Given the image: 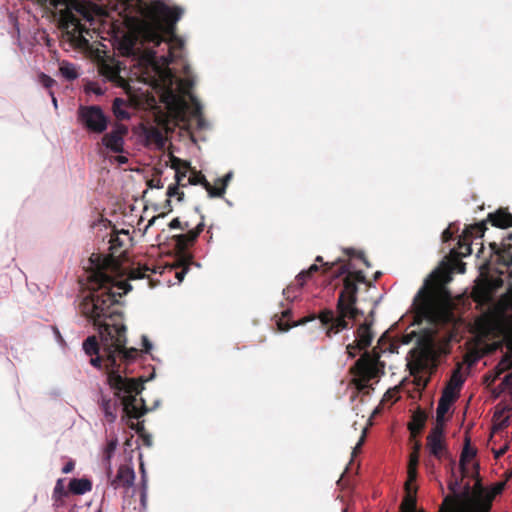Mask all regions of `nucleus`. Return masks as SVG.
<instances>
[{
	"label": "nucleus",
	"instance_id": "f257e3e1",
	"mask_svg": "<svg viewBox=\"0 0 512 512\" xmlns=\"http://www.w3.org/2000/svg\"><path fill=\"white\" fill-rule=\"evenodd\" d=\"M93 267L88 271V289L79 302L78 310L98 331L83 342V350L91 357L90 364L96 368L102 365L108 370L107 381L114 395L121 400L127 417L139 419L147 413L145 401L137 396L144 389L142 379L122 377L118 360L129 364L138 356V349L126 348L127 328L119 298L128 293L132 286L127 281H116L107 274L105 260L92 255Z\"/></svg>",
	"mask_w": 512,
	"mask_h": 512
},
{
	"label": "nucleus",
	"instance_id": "f03ea898",
	"mask_svg": "<svg viewBox=\"0 0 512 512\" xmlns=\"http://www.w3.org/2000/svg\"><path fill=\"white\" fill-rule=\"evenodd\" d=\"M413 310L418 324L426 321L430 325L442 326L452 322L450 294L437 275L425 280L414 297Z\"/></svg>",
	"mask_w": 512,
	"mask_h": 512
},
{
	"label": "nucleus",
	"instance_id": "7ed1b4c3",
	"mask_svg": "<svg viewBox=\"0 0 512 512\" xmlns=\"http://www.w3.org/2000/svg\"><path fill=\"white\" fill-rule=\"evenodd\" d=\"M182 14L180 7H169L161 1L152 2L138 30L142 42L157 47L164 41L175 40L176 23Z\"/></svg>",
	"mask_w": 512,
	"mask_h": 512
},
{
	"label": "nucleus",
	"instance_id": "20e7f679",
	"mask_svg": "<svg viewBox=\"0 0 512 512\" xmlns=\"http://www.w3.org/2000/svg\"><path fill=\"white\" fill-rule=\"evenodd\" d=\"M343 289L341 290L336 311L325 309L318 315L322 327L325 329V335L328 338L348 329L349 320H356L362 312L356 307L358 286L352 276L344 274Z\"/></svg>",
	"mask_w": 512,
	"mask_h": 512
},
{
	"label": "nucleus",
	"instance_id": "39448f33",
	"mask_svg": "<svg viewBox=\"0 0 512 512\" xmlns=\"http://www.w3.org/2000/svg\"><path fill=\"white\" fill-rule=\"evenodd\" d=\"M42 5H50L55 9H61V25L63 28L72 27L75 32L80 34L85 30L81 19L75 14H79L82 19L92 21L90 4L79 0H38Z\"/></svg>",
	"mask_w": 512,
	"mask_h": 512
},
{
	"label": "nucleus",
	"instance_id": "423d86ee",
	"mask_svg": "<svg viewBox=\"0 0 512 512\" xmlns=\"http://www.w3.org/2000/svg\"><path fill=\"white\" fill-rule=\"evenodd\" d=\"M380 353L374 348L371 352H364L355 362L353 372L357 376L355 384L358 390L363 391L370 387V381L380 374H384L385 364L380 360Z\"/></svg>",
	"mask_w": 512,
	"mask_h": 512
},
{
	"label": "nucleus",
	"instance_id": "0eeeda50",
	"mask_svg": "<svg viewBox=\"0 0 512 512\" xmlns=\"http://www.w3.org/2000/svg\"><path fill=\"white\" fill-rule=\"evenodd\" d=\"M77 121L85 130L94 134L104 133L109 123L108 117L97 105H80L77 110Z\"/></svg>",
	"mask_w": 512,
	"mask_h": 512
},
{
	"label": "nucleus",
	"instance_id": "6e6552de",
	"mask_svg": "<svg viewBox=\"0 0 512 512\" xmlns=\"http://www.w3.org/2000/svg\"><path fill=\"white\" fill-rule=\"evenodd\" d=\"M195 212L200 215V221L196 224L195 228L191 229L190 227L186 233L174 235L171 238L180 257L188 258V260H192V255L187 252L188 249L195 244L205 227V216L201 213L200 208L196 207Z\"/></svg>",
	"mask_w": 512,
	"mask_h": 512
},
{
	"label": "nucleus",
	"instance_id": "1a4fd4ad",
	"mask_svg": "<svg viewBox=\"0 0 512 512\" xmlns=\"http://www.w3.org/2000/svg\"><path fill=\"white\" fill-rule=\"evenodd\" d=\"M427 446L430 453L437 459L441 460L443 457L450 459L451 469L455 465V461L450 457L446 446L443 441V428L439 425L434 427L427 436Z\"/></svg>",
	"mask_w": 512,
	"mask_h": 512
},
{
	"label": "nucleus",
	"instance_id": "9d476101",
	"mask_svg": "<svg viewBox=\"0 0 512 512\" xmlns=\"http://www.w3.org/2000/svg\"><path fill=\"white\" fill-rule=\"evenodd\" d=\"M127 133L128 128L123 124H118L111 132L104 134L102 144L114 153H122L124 136Z\"/></svg>",
	"mask_w": 512,
	"mask_h": 512
},
{
	"label": "nucleus",
	"instance_id": "9b49d317",
	"mask_svg": "<svg viewBox=\"0 0 512 512\" xmlns=\"http://www.w3.org/2000/svg\"><path fill=\"white\" fill-rule=\"evenodd\" d=\"M109 483L114 489L125 488L128 489L134 484L135 472L134 469L128 464L119 466L115 477L108 476Z\"/></svg>",
	"mask_w": 512,
	"mask_h": 512
},
{
	"label": "nucleus",
	"instance_id": "f8f14e48",
	"mask_svg": "<svg viewBox=\"0 0 512 512\" xmlns=\"http://www.w3.org/2000/svg\"><path fill=\"white\" fill-rule=\"evenodd\" d=\"M479 492L466 505V512H490L494 495H484V490L478 484Z\"/></svg>",
	"mask_w": 512,
	"mask_h": 512
},
{
	"label": "nucleus",
	"instance_id": "ddd939ff",
	"mask_svg": "<svg viewBox=\"0 0 512 512\" xmlns=\"http://www.w3.org/2000/svg\"><path fill=\"white\" fill-rule=\"evenodd\" d=\"M371 326H372V321L369 322V321H365L364 323H362L356 330V340L355 342L357 343V347L359 349H366L367 347H369L372 343V340H373V332H372V329H371Z\"/></svg>",
	"mask_w": 512,
	"mask_h": 512
},
{
	"label": "nucleus",
	"instance_id": "4468645a",
	"mask_svg": "<svg viewBox=\"0 0 512 512\" xmlns=\"http://www.w3.org/2000/svg\"><path fill=\"white\" fill-rule=\"evenodd\" d=\"M171 168L175 170V182L181 187L187 186V174L191 169V164L188 161L179 158H173Z\"/></svg>",
	"mask_w": 512,
	"mask_h": 512
},
{
	"label": "nucleus",
	"instance_id": "2eb2a0df",
	"mask_svg": "<svg viewBox=\"0 0 512 512\" xmlns=\"http://www.w3.org/2000/svg\"><path fill=\"white\" fill-rule=\"evenodd\" d=\"M427 421V414L421 408H418L413 412L411 416V420L408 423V429L410 431L411 437L415 438L417 435L421 433L424 429Z\"/></svg>",
	"mask_w": 512,
	"mask_h": 512
},
{
	"label": "nucleus",
	"instance_id": "dca6fc26",
	"mask_svg": "<svg viewBox=\"0 0 512 512\" xmlns=\"http://www.w3.org/2000/svg\"><path fill=\"white\" fill-rule=\"evenodd\" d=\"M487 219L493 226L498 228L512 227V214L506 209H498L494 213H489Z\"/></svg>",
	"mask_w": 512,
	"mask_h": 512
},
{
	"label": "nucleus",
	"instance_id": "f3484780",
	"mask_svg": "<svg viewBox=\"0 0 512 512\" xmlns=\"http://www.w3.org/2000/svg\"><path fill=\"white\" fill-rule=\"evenodd\" d=\"M281 314H282V316L277 321V326H278V329L280 331H282V332H286V331H288L292 327H295V326H298V325H304L307 322L316 319L315 315H311L309 317H304V318L300 319L297 322L290 323L289 321H290V317H291V310L290 309H286V310L282 311Z\"/></svg>",
	"mask_w": 512,
	"mask_h": 512
},
{
	"label": "nucleus",
	"instance_id": "a211bd4d",
	"mask_svg": "<svg viewBox=\"0 0 512 512\" xmlns=\"http://www.w3.org/2000/svg\"><path fill=\"white\" fill-rule=\"evenodd\" d=\"M490 248L493 253L499 256V262L504 266L510 267L512 266V244L511 243H502V247H499L497 243H490Z\"/></svg>",
	"mask_w": 512,
	"mask_h": 512
},
{
	"label": "nucleus",
	"instance_id": "6ab92c4d",
	"mask_svg": "<svg viewBox=\"0 0 512 512\" xmlns=\"http://www.w3.org/2000/svg\"><path fill=\"white\" fill-rule=\"evenodd\" d=\"M100 405L106 420L110 423L114 422L117 417V409L119 406L117 400L107 398L106 396L102 395Z\"/></svg>",
	"mask_w": 512,
	"mask_h": 512
},
{
	"label": "nucleus",
	"instance_id": "aec40b11",
	"mask_svg": "<svg viewBox=\"0 0 512 512\" xmlns=\"http://www.w3.org/2000/svg\"><path fill=\"white\" fill-rule=\"evenodd\" d=\"M232 172H228L226 175H224L222 178H218L215 181V185H211V188L209 190V197L210 198H220L223 197V195L226 192V189L229 185V182L232 179Z\"/></svg>",
	"mask_w": 512,
	"mask_h": 512
},
{
	"label": "nucleus",
	"instance_id": "412c9836",
	"mask_svg": "<svg viewBox=\"0 0 512 512\" xmlns=\"http://www.w3.org/2000/svg\"><path fill=\"white\" fill-rule=\"evenodd\" d=\"M405 489H406L407 495L401 504V511L402 512H415V509H416V498H415L416 487H413L411 482H406Z\"/></svg>",
	"mask_w": 512,
	"mask_h": 512
},
{
	"label": "nucleus",
	"instance_id": "4be33fe9",
	"mask_svg": "<svg viewBox=\"0 0 512 512\" xmlns=\"http://www.w3.org/2000/svg\"><path fill=\"white\" fill-rule=\"evenodd\" d=\"M99 72L112 82H117L122 79L120 76V67L117 64L103 62L99 66Z\"/></svg>",
	"mask_w": 512,
	"mask_h": 512
},
{
	"label": "nucleus",
	"instance_id": "5701e85b",
	"mask_svg": "<svg viewBox=\"0 0 512 512\" xmlns=\"http://www.w3.org/2000/svg\"><path fill=\"white\" fill-rule=\"evenodd\" d=\"M472 239L468 237L467 233H462L458 240V248L453 249L451 253L457 258L467 257L472 253Z\"/></svg>",
	"mask_w": 512,
	"mask_h": 512
},
{
	"label": "nucleus",
	"instance_id": "b1692460",
	"mask_svg": "<svg viewBox=\"0 0 512 512\" xmlns=\"http://www.w3.org/2000/svg\"><path fill=\"white\" fill-rule=\"evenodd\" d=\"M419 448H420V444L417 443L415 446V450L409 456L408 471H407L408 476H407L406 482L414 483L417 479V475H418L417 467L419 464V453H418Z\"/></svg>",
	"mask_w": 512,
	"mask_h": 512
},
{
	"label": "nucleus",
	"instance_id": "393cba45",
	"mask_svg": "<svg viewBox=\"0 0 512 512\" xmlns=\"http://www.w3.org/2000/svg\"><path fill=\"white\" fill-rule=\"evenodd\" d=\"M92 483L86 478H74L69 482V490L76 495H82L91 491Z\"/></svg>",
	"mask_w": 512,
	"mask_h": 512
},
{
	"label": "nucleus",
	"instance_id": "a878e982",
	"mask_svg": "<svg viewBox=\"0 0 512 512\" xmlns=\"http://www.w3.org/2000/svg\"><path fill=\"white\" fill-rule=\"evenodd\" d=\"M187 178V185H201L209 194L211 188L210 182L202 174L201 171H197L194 167H191Z\"/></svg>",
	"mask_w": 512,
	"mask_h": 512
},
{
	"label": "nucleus",
	"instance_id": "bb28decb",
	"mask_svg": "<svg viewBox=\"0 0 512 512\" xmlns=\"http://www.w3.org/2000/svg\"><path fill=\"white\" fill-rule=\"evenodd\" d=\"M344 274H347L348 276H352L354 281L357 284L366 282L365 275L362 271H355V272L349 271V264H343V265L339 266L335 270L333 278H339V277L343 276Z\"/></svg>",
	"mask_w": 512,
	"mask_h": 512
},
{
	"label": "nucleus",
	"instance_id": "cd10ccee",
	"mask_svg": "<svg viewBox=\"0 0 512 512\" xmlns=\"http://www.w3.org/2000/svg\"><path fill=\"white\" fill-rule=\"evenodd\" d=\"M476 455V449L470 447V439L466 438L465 446L462 450L461 456H460V469L463 474V476H466L467 474V467L466 462L475 457Z\"/></svg>",
	"mask_w": 512,
	"mask_h": 512
},
{
	"label": "nucleus",
	"instance_id": "c85d7f7f",
	"mask_svg": "<svg viewBox=\"0 0 512 512\" xmlns=\"http://www.w3.org/2000/svg\"><path fill=\"white\" fill-rule=\"evenodd\" d=\"M117 445H118V440L116 438L111 439L107 442L106 447L103 452V460H104V462H106L108 476H110V474L112 473L111 458L117 448Z\"/></svg>",
	"mask_w": 512,
	"mask_h": 512
},
{
	"label": "nucleus",
	"instance_id": "c756f323",
	"mask_svg": "<svg viewBox=\"0 0 512 512\" xmlns=\"http://www.w3.org/2000/svg\"><path fill=\"white\" fill-rule=\"evenodd\" d=\"M487 230L485 221L467 226L463 233H467L470 239H481Z\"/></svg>",
	"mask_w": 512,
	"mask_h": 512
},
{
	"label": "nucleus",
	"instance_id": "7c9ffc66",
	"mask_svg": "<svg viewBox=\"0 0 512 512\" xmlns=\"http://www.w3.org/2000/svg\"><path fill=\"white\" fill-rule=\"evenodd\" d=\"M463 383L464 378L461 374V364H458L456 369L453 371L451 378L445 388H450V390L458 393Z\"/></svg>",
	"mask_w": 512,
	"mask_h": 512
},
{
	"label": "nucleus",
	"instance_id": "2f4dec72",
	"mask_svg": "<svg viewBox=\"0 0 512 512\" xmlns=\"http://www.w3.org/2000/svg\"><path fill=\"white\" fill-rule=\"evenodd\" d=\"M137 44V37L134 36H125L122 43H121V49L123 51V54L130 56L135 55L138 48L136 47Z\"/></svg>",
	"mask_w": 512,
	"mask_h": 512
},
{
	"label": "nucleus",
	"instance_id": "473e14b6",
	"mask_svg": "<svg viewBox=\"0 0 512 512\" xmlns=\"http://www.w3.org/2000/svg\"><path fill=\"white\" fill-rule=\"evenodd\" d=\"M180 187H181V185H178L177 182H175V184H172L168 187L167 192H166V195L168 197V199L166 200V207L168 208L167 212L172 211L170 198L177 196V200L180 202L184 199V192L179 190Z\"/></svg>",
	"mask_w": 512,
	"mask_h": 512
},
{
	"label": "nucleus",
	"instance_id": "72a5a7b5",
	"mask_svg": "<svg viewBox=\"0 0 512 512\" xmlns=\"http://www.w3.org/2000/svg\"><path fill=\"white\" fill-rule=\"evenodd\" d=\"M319 271V266L315 263L312 264L307 270L301 271L296 277V286L301 288L305 282L312 276V274Z\"/></svg>",
	"mask_w": 512,
	"mask_h": 512
},
{
	"label": "nucleus",
	"instance_id": "f704fd0d",
	"mask_svg": "<svg viewBox=\"0 0 512 512\" xmlns=\"http://www.w3.org/2000/svg\"><path fill=\"white\" fill-rule=\"evenodd\" d=\"M147 272L155 273V270H151L147 265H139L138 267L130 270L128 278L130 280L143 279L146 277Z\"/></svg>",
	"mask_w": 512,
	"mask_h": 512
},
{
	"label": "nucleus",
	"instance_id": "c9c22d12",
	"mask_svg": "<svg viewBox=\"0 0 512 512\" xmlns=\"http://www.w3.org/2000/svg\"><path fill=\"white\" fill-rule=\"evenodd\" d=\"M61 75L67 80H74L78 77V73L73 64L63 62L60 66Z\"/></svg>",
	"mask_w": 512,
	"mask_h": 512
},
{
	"label": "nucleus",
	"instance_id": "e433bc0d",
	"mask_svg": "<svg viewBox=\"0 0 512 512\" xmlns=\"http://www.w3.org/2000/svg\"><path fill=\"white\" fill-rule=\"evenodd\" d=\"M147 138L150 141H153L155 144H157L159 147H162L164 145V135L163 133L156 127H152L147 131Z\"/></svg>",
	"mask_w": 512,
	"mask_h": 512
},
{
	"label": "nucleus",
	"instance_id": "4c0bfd02",
	"mask_svg": "<svg viewBox=\"0 0 512 512\" xmlns=\"http://www.w3.org/2000/svg\"><path fill=\"white\" fill-rule=\"evenodd\" d=\"M192 263V260H188V258H181L179 268L180 270H177L175 273L176 278L179 282H181L184 279L185 274L189 270V265Z\"/></svg>",
	"mask_w": 512,
	"mask_h": 512
},
{
	"label": "nucleus",
	"instance_id": "58836bf2",
	"mask_svg": "<svg viewBox=\"0 0 512 512\" xmlns=\"http://www.w3.org/2000/svg\"><path fill=\"white\" fill-rule=\"evenodd\" d=\"M457 397V392L450 390V388H445L439 401L451 406L456 401Z\"/></svg>",
	"mask_w": 512,
	"mask_h": 512
},
{
	"label": "nucleus",
	"instance_id": "ea45409f",
	"mask_svg": "<svg viewBox=\"0 0 512 512\" xmlns=\"http://www.w3.org/2000/svg\"><path fill=\"white\" fill-rule=\"evenodd\" d=\"M457 397V392L450 390V388H445L439 401L451 406L456 401Z\"/></svg>",
	"mask_w": 512,
	"mask_h": 512
},
{
	"label": "nucleus",
	"instance_id": "a19ab883",
	"mask_svg": "<svg viewBox=\"0 0 512 512\" xmlns=\"http://www.w3.org/2000/svg\"><path fill=\"white\" fill-rule=\"evenodd\" d=\"M499 373L507 371L512 368V354L506 353L497 365Z\"/></svg>",
	"mask_w": 512,
	"mask_h": 512
},
{
	"label": "nucleus",
	"instance_id": "79ce46f5",
	"mask_svg": "<svg viewBox=\"0 0 512 512\" xmlns=\"http://www.w3.org/2000/svg\"><path fill=\"white\" fill-rule=\"evenodd\" d=\"M168 226L170 229L188 230L191 227V223H188V220L182 221L179 217H176L170 221Z\"/></svg>",
	"mask_w": 512,
	"mask_h": 512
},
{
	"label": "nucleus",
	"instance_id": "37998d69",
	"mask_svg": "<svg viewBox=\"0 0 512 512\" xmlns=\"http://www.w3.org/2000/svg\"><path fill=\"white\" fill-rule=\"evenodd\" d=\"M345 253L348 256H350V257H357L358 259H360L364 263L365 266H367V267L371 266L370 262L368 261V259L365 256L364 252L356 251V250H354L352 248H349V249L345 250Z\"/></svg>",
	"mask_w": 512,
	"mask_h": 512
},
{
	"label": "nucleus",
	"instance_id": "c03bdc74",
	"mask_svg": "<svg viewBox=\"0 0 512 512\" xmlns=\"http://www.w3.org/2000/svg\"><path fill=\"white\" fill-rule=\"evenodd\" d=\"M449 409H450V406L447 405L446 403L440 402V401L438 402V406L436 409V418H437L438 423L443 421L444 416L448 412Z\"/></svg>",
	"mask_w": 512,
	"mask_h": 512
},
{
	"label": "nucleus",
	"instance_id": "a18cd8bd",
	"mask_svg": "<svg viewBox=\"0 0 512 512\" xmlns=\"http://www.w3.org/2000/svg\"><path fill=\"white\" fill-rule=\"evenodd\" d=\"M315 262L322 264L324 274H328L331 272L332 276L334 275L335 271H333V268L335 266V262H323L322 256H317Z\"/></svg>",
	"mask_w": 512,
	"mask_h": 512
},
{
	"label": "nucleus",
	"instance_id": "49530a36",
	"mask_svg": "<svg viewBox=\"0 0 512 512\" xmlns=\"http://www.w3.org/2000/svg\"><path fill=\"white\" fill-rule=\"evenodd\" d=\"M39 82L47 89H50L53 85L56 84V81L45 73H41L39 75Z\"/></svg>",
	"mask_w": 512,
	"mask_h": 512
},
{
	"label": "nucleus",
	"instance_id": "de8ad7c7",
	"mask_svg": "<svg viewBox=\"0 0 512 512\" xmlns=\"http://www.w3.org/2000/svg\"><path fill=\"white\" fill-rule=\"evenodd\" d=\"M140 469L142 472V492H141V502L142 505H145L146 501V488H147V480H146V474L143 464L140 465Z\"/></svg>",
	"mask_w": 512,
	"mask_h": 512
},
{
	"label": "nucleus",
	"instance_id": "09e8293b",
	"mask_svg": "<svg viewBox=\"0 0 512 512\" xmlns=\"http://www.w3.org/2000/svg\"><path fill=\"white\" fill-rule=\"evenodd\" d=\"M148 187L161 189L163 188V183L160 178H152L147 182Z\"/></svg>",
	"mask_w": 512,
	"mask_h": 512
},
{
	"label": "nucleus",
	"instance_id": "8fccbe9b",
	"mask_svg": "<svg viewBox=\"0 0 512 512\" xmlns=\"http://www.w3.org/2000/svg\"><path fill=\"white\" fill-rule=\"evenodd\" d=\"M346 350H347L348 355L351 358H354L357 354V350H360V349L357 347V343L354 342L352 344H348L346 347Z\"/></svg>",
	"mask_w": 512,
	"mask_h": 512
},
{
	"label": "nucleus",
	"instance_id": "3c124183",
	"mask_svg": "<svg viewBox=\"0 0 512 512\" xmlns=\"http://www.w3.org/2000/svg\"><path fill=\"white\" fill-rule=\"evenodd\" d=\"M110 243L112 249H117L118 247H122L123 245L118 234L111 236Z\"/></svg>",
	"mask_w": 512,
	"mask_h": 512
},
{
	"label": "nucleus",
	"instance_id": "603ef678",
	"mask_svg": "<svg viewBox=\"0 0 512 512\" xmlns=\"http://www.w3.org/2000/svg\"><path fill=\"white\" fill-rule=\"evenodd\" d=\"M87 91L93 92L96 95L103 94V90L97 84L94 83L89 84V86L87 87Z\"/></svg>",
	"mask_w": 512,
	"mask_h": 512
},
{
	"label": "nucleus",
	"instance_id": "864d4df0",
	"mask_svg": "<svg viewBox=\"0 0 512 512\" xmlns=\"http://www.w3.org/2000/svg\"><path fill=\"white\" fill-rule=\"evenodd\" d=\"M74 466H75L74 462H73L72 460H70V461H68V462L64 465V467L62 468V472H63L64 474H68V473H70V472H72V471H73Z\"/></svg>",
	"mask_w": 512,
	"mask_h": 512
},
{
	"label": "nucleus",
	"instance_id": "5fc2aeb1",
	"mask_svg": "<svg viewBox=\"0 0 512 512\" xmlns=\"http://www.w3.org/2000/svg\"><path fill=\"white\" fill-rule=\"evenodd\" d=\"M142 342H143V347H144V351L146 353H149L150 350L152 349V344L151 342L149 341V339L146 337V336H143L142 337Z\"/></svg>",
	"mask_w": 512,
	"mask_h": 512
},
{
	"label": "nucleus",
	"instance_id": "6e6d98bb",
	"mask_svg": "<svg viewBox=\"0 0 512 512\" xmlns=\"http://www.w3.org/2000/svg\"><path fill=\"white\" fill-rule=\"evenodd\" d=\"M452 237H453V233H452V231L450 230V228H447V229H445V230L443 231V233H442V239H443V241H444V242L449 241L450 239H452Z\"/></svg>",
	"mask_w": 512,
	"mask_h": 512
},
{
	"label": "nucleus",
	"instance_id": "4d7b16f0",
	"mask_svg": "<svg viewBox=\"0 0 512 512\" xmlns=\"http://www.w3.org/2000/svg\"><path fill=\"white\" fill-rule=\"evenodd\" d=\"M121 102V99L119 98H115L114 100V103H113V107H114V110H116V106L118 105V103ZM116 115L119 116V117H122V118H125L126 117V114L124 112H117L115 111Z\"/></svg>",
	"mask_w": 512,
	"mask_h": 512
},
{
	"label": "nucleus",
	"instance_id": "13d9d810",
	"mask_svg": "<svg viewBox=\"0 0 512 512\" xmlns=\"http://www.w3.org/2000/svg\"><path fill=\"white\" fill-rule=\"evenodd\" d=\"M295 286L294 285H289L286 289L283 290V295L289 299L290 298V293L294 290Z\"/></svg>",
	"mask_w": 512,
	"mask_h": 512
},
{
	"label": "nucleus",
	"instance_id": "bf43d9fd",
	"mask_svg": "<svg viewBox=\"0 0 512 512\" xmlns=\"http://www.w3.org/2000/svg\"><path fill=\"white\" fill-rule=\"evenodd\" d=\"M502 484H500L499 486H497L493 492L491 493H486L485 495H494V497L499 494L501 491H502Z\"/></svg>",
	"mask_w": 512,
	"mask_h": 512
},
{
	"label": "nucleus",
	"instance_id": "052dcab7",
	"mask_svg": "<svg viewBox=\"0 0 512 512\" xmlns=\"http://www.w3.org/2000/svg\"><path fill=\"white\" fill-rule=\"evenodd\" d=\"M131 428L135 429L137 432H140L144 429V426L143 423H137L136 425L132 423Z\"/></svg>",
	"mask_w": 512,
	"mask_h": 512
},
{
	"label": "nucleus",
	"instance_id": "680f3d73",
	"mask_svg": "<svg viewBox=\"0 0 512 512\" xmlns=\"http://www.w3.org/2000/svg\"><path fill=\"white\" fill-rule=\"evenodd\" d=\"M504 383L507 385H512V372L505 376Z\"/></svg>",
	"mask_w": 512,
	"mask_h": 512
},
{
	"label": "nucleus",
	"instance_id": "e2e57ef3",
	"mask_svg": "<svg viewBox=\"0 0 512 512\" xmlns=\"http://www.w3.org/2000/svg\"><path fill=\"white\" fill-rule=\"evenodd\" d=\"M458 272L459 273H464L465 272V263H463V262H459L458 263Z\"/></svg>",
	"mask_w": 512,
	"mask_h": 512
},
{
	"label": "nucleus",
	"instance_id": "0e129e2a",
	"mask_svg": "<svg viewBox=\"0 0 512 512\" xmlns=\"http://www.w3.org/2000/svg\"><path fill=\"white\" fill-rule=\"evenodd\" d=\"M58 492L62 493L61 480H58L57 485H56L55 490H54L55 494L58 493Z\"/></svg>",
	"mask_w": 512,
	"mask_h": 512
},
{
	"label": "nucleus",
	"instance_id": "69168bd1",
	"mask_svg": "<svg viewBox=\"0 0 512 512\" xmlns=\"http://www.w3.org/2000/svg\"><path fill=\"white\" fill-rule=\"evenodd\" d=\"M117 160L120 163H126L128 161V159L125 156H118Z\"/></svg>",
	"mask_w": 512,
	"mask_h": 512
},
{
	"label": "nucleus",
	"instance_id": "338daca9",
	"mask_svg": "<svg viewBox=\"0 0 512 512\" xmlns=\"http://www.w3.org/2000/svg\"><path fill=\"white\" fill-rule=\"evenodd\" d=\"M158 217H153L149 220L147 227L152 226Z\"/></svg>",
	"mask_w": 512,
	"mask_h": 512
},
{
	"label": "nucleus",
	"instance_id": "774afa93",
	"mask_svg": "<svg viewBox=\"0 0 512 512\" xmlns=\"http://www.w3.org/2000/svg\"><path fill=\"white\" fill-rule=\"evenodd\" d=\"M504 453H505V449H501V450H499V451L496 453V455H495V456L498 458V457H500L501 455H503Z\"/></svg>",
	"mask_w": 512,
	"mask_h": 512
}]
</instances>
